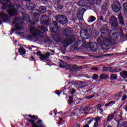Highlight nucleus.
I'll use <instances>...</instances> for the list:
<instances>
[{
  "label": "nucleus",
  "instance_id": "52",
  "mask_svg": "<svg viewBox=\"0 0 127 127\" xmlns=\"http://www.w3.org/2000/svg\"><path fill=\"white\" fill-rule=\"evenodd\" d=\"M28 48L30 50H32V48H36V47L34 46H31V47H29Z\"/></svg>",
  "mask_w": 127,
  "mask_h": 127
},
{
  "label": "nucleus",
  "instance_id": "56",
  "mask_svg": "<svg viewBox=\"0 0 127 127\" xmlns=\"http://www.w3.org/2000/svg\"><path fill=\"white\" fill-rule=\"evenodd\" d=\"M92 70H95V71H98L99 69L98 68V67H92L91 68Z\"/></svg>",
  "mask_w": 127,
  "mask_h": 127
},
{
  "label": "nucleus",
  "instance_id": "21",
  "mask_svg": "<svg viewBox=\"0 0 127 127\" xmlns=\"http://www.w3.org/2000/svg\"><path fill=\"white\" fill-rule=\"evenodd\" d=\"M27 7H28L29 10H31V9H33V8L35 7V3L31 2L27 4Z\"/></svg>",
  "mask_w": 127,
  "mask_h": 127
},
{
  "label": "nucleus",
  "instance_id": "35",
  "mask_svg": "<svg viewBox=\"0 0 127 127\" xmlns=\"http://www.w3.org/2000/svg\"><path fill=\"white\" fill-rule=\"evenodd\" d=\"M96 20V18L94 16H90L89 21L90 22H93Z\"/></svg>",
  "mask_w": 127,
  "mask_h": 127
},
{
  "label": "nucleus",
  "instance_id": "22",
  "mask_svg": "<svg viewBox=\"0 0 127 127\" xmlns=\"http://www.w3.org/2000/svg\"><path fill=\"white\" fill-rule=\"evenodd\" d=\"M0 18H2L3 21H4V22H5V21H6V20H7L8 18H7V16H6L5 15V14L3 13H1L0 14Z\"/></svg>",
  "mask_w": 127,
  "mask_h": 127
},
{
  "label": "nucleus",
  "instance_id": "61",
  "mask_svg": "<svg viewBox=\"0 0 127 127\" xmlns=\"http://www.w3.org/2000/svg\"><path fill=\"white\" fill-rule=\"evenodd\" d=\"M91 91V89H88V90L86 91V92L88 93L89 92Z\"/></svg>",
  "mask_w": 127,
  "mask_h": 127
},
{
  "label": "nucleus",
  "instance_id": "17",
  "mask_svg": "<svg viewBox=\"0 0 127 127\" xmlns=\"http://www.w3.org/2000/svg\"><path fill=\"white\" fill-rule=\"evenodd\" d=\"M68 69H70V70L72 72H76V71L79 70V68H78L77 65L73 64H69Z\"/></svg>",
  "mask_w": 127,
  "mask_h": 127
},
{
  "label": "nucleus",
  "instance_id": "4",
  "mask_svg": "<svg viewBox=\"0 0 127 127\" xmlns=\"http://www.w3.org/2000/svg\"><path fill=\"white\" fill-rule=\"evenodd\" d=\"M30 31L32 35H28L27 37V39H28V40L37 41V40H38V38L41 34V31L34 27H31L30 29Z\"/></svg>",
  "mask_w": 127,
  "mask_h": 127
},
{
  "label": "nucleus",
  "instance_id": "16",
  "mask_svg": "<svg viewBox=\"0 0 127 127\" xmlns=\"http://www.w3.org/2000/svg\"><path fill=\"white\" fill-rule=\"evenodd\" d=\"M119 37L120 36L118 33L114 32L112 34V35L111 37V39H108V40H110L111 42H112V40H118Z\"/></svg>",
  "mask_w": 127,
  "mask_h": 127
},
{
  "label": "nucleus",
  "instance_id": "60",
  "mask_svg": "<svg viewBox=\"0 0 127 127\" xmlns=\"http://www.w3.org/2000/svg\"><path fill=\"white\" fill-rule=\"evenodd\" d=\"M98 110H99V111H101V112L102 113H103V112H104V110H103L102 108H100V109H98Z\"/></svg>",
  "mask_w": 127,
  "mask_h": 127
},
{
  "label": "nucleus",
  "instance_id": "53",
  "mask_svg": "<svg viewBox=\"0 0 127 127\" xmlns=\"http://www.w3.org/2000/svg\"><path fill=\"white\" fill-rule=\"evenodd\" d=\"M58 6L59 8H60V9H62V8H63V6H62V5H61L60 4H59L58 5Z\"/></svg>",
  "mask_w": 127,
  "mask_h": 127
},
{
  "label": "nucleus",
  "instance_id": "44",
  "mask_svg": "<svg viewBox=\"0 0 127 127\" xmlns=\"http://www.w3.org/2000/svg\"><path fill=\"white\" fill-rule=\"evenodd\" d=\"M103 71L104 72H106V71H110V67H103Z\"/></svg>",
  "mask_w": 127,
  "mask_h": 127
},
{
  "label": "nucleus",
  "instance_id": "37",
  "mask_svg": "<svg viewBox=\"0 0 127 127\" xmlns=\"http://www.w3.org/2000/svg\"><path fill=\"white\" fill-rule=\"evenodd\" d=\"M123 6L124 10H126V12H127V2H124L123 3Z\"/></svg>",
  "mask_w": 127,
  "mask_h": 127
},
{
  "label": "nucleus",
  "instance_id": "7",
  "mask_svg": "<svg viewBox=\"0 0 127 127\" xmlns=\"http://www.w3.org/2000/svg\"><path fill=\"white\" fill-rule=\"evenodd\" d=\"M112 9L114 12H119V11L121 10V4L120 3V2L117 1L113 2Z\"/></svg>",
  "mask_w": 127,
  "mask_h": 127
},
{
  "label": "nucleus",
  "instance_id": "28",
  "mask_svg": "<svg viewBox=\"0 0 127 127\" xmlns=\"http://www.w3.org/2000/svg\"><path fill=\"white\" fill-rule=\"evenodd\" d=\"M108 78H109V75L105 73L101 74L100 76V78L101 79V80H104Z\"/></svg>",
  "mask_w": 127,
  "mask_h": 127
},
{
  "label": "nucleus",
  "instance_id": "20",
  "mask_svg": "<svg viewBox=\"0 0 127 127\" xmlns=\"http://www.w3.org/2000/svg\"><path fill=\"white\" fill-rule=\"evenodd\" d=\"M95 122L94 124V127H97L99 126V122L101 121V117H97L94 119Z\"/></svg>",
  "mask_w": 127,
  "mask_h": 127
},
{
  "label": "nucleus",
  "instance_id": "18",
  "mask_svg": "<svg viewBox=\"0 0 127 127\" xmlns=\"http://www.w3.org/2000/svg\"><path fill=\"white\" fill-rule=\"evenodd\" d=\"M60 66L61 68H64V69H69V64H67L65 62H61L60 63Z\"/></svg>",
  "mask_w": 127,
  "mask_h": 127
},
{
  "label": "nucleus",
  "instance_id": "49",
  "mask_svg": "<svg viewBox=\"0 0 127 127\" xmlns=\"http://www.w3.org/2000/svg\"><path fill=\"white\" fill-rule=\"evenodd\" d=\"M109 71L110 72H111V73H113V72H115V69H113V67H110Z\"/></svg>",
  "mask_w": 127,
  "mask_h": 127
},
{
  "label": "nucleus",
  "instance_id": "57",
  "mask_svg": "<svg viewBox=\"0 0 127 127\" xmlns=\"http://www.w3.org/2000/svg\"><path fill=\"white\" fill-rule=\"evenodd\" d=\"M11 32H10V34H12V33H13V32H14V28H11Z\"/></svg>",
  "mask_w": 127,
  "mask_h": 127
},
{
  "label": "nucleus",
  "instance_id": "13",
  "mask_svg": "<svg viewBox=\"0 0 127 127\" xmlns=\"http://www.w3.org/2000/svg\"><path fill=\"white\" fill-rule=\"evenodd\" d=\"M48 16L46 15L42 16L41 17V24H43L44 25H49V21L48 20Z\"/></svg>",
  "mask_w": 127,
  "mask_h": 127
},
{
  "label": "nucleus",
  "instance_id": "50",
  "mask_svg": "<svg viewBox=\"0 0 127 127\" xmlns=\"http://www.w3.org/2000/svg\"><path fill=\"white\" fill-rule=\"evenodd\" d=\"M101 108H102V105L99 104L97 105V110H99L100 109H101Z\"/></svg>",
  "mask_w": 127,
  "mask_h": 127
},
{
  "label": "nucleus",
  "instance_id": "12",
  "mask_svg": "<svg viewBox=\"0 0 127 127\" xmlns=\"http://www.w3.org/2000/svg\"><path fill=\"white\" fill-rule=\"evenodd\" d=\"M37 55H39V56H40V59L41 60H45L46 59H47V58H49L50 57V53H46L45 55H42L41 53V52L38 51L37 52Z\"/></svg>",
  "mask_w": 127,
  "mask_h": 127
},
{
  "label": "nucleus",
  "instance_id": "62",
  "mask_svg": "<svg viewBox=\"0 0 127 127\" xmlns=\"http://www.w3.org/2000/svg\"><path fill=\"white\" fill-rule=\"evenodd\" d=\"M85 1H88V2H90L92 0H85Z\"/></svg>",
  "mask_w": 127,
  "mask_h": 127
},
{
  "label": "nucleus",
  "instance_id": "8",
  "mask_svg": "<svg viewBox=\"0 0 127 127\" xmlns=\"http://www.w3.org/2000/svg\"><path fill=\"white\" fill-rule=\"evenodd\" d=\"M32 13H33L34 15V21H35V22H38L39 21V18L38 17V15H40V14L41 12L39 10H33L32 12Z\"/></svg>",
  "mask_w": 127,
  "mask_h": 127
},
{
  "label": "nucleus",
  "instance_id": "5",
  "mask_svg": "<svg viewBox=\"0 0 127 127\" xmlns=\"http://www.w3.org/2000/svg\"><path fill=\"white\" fill-rule=\"evenodd\" d=\"M97 42L99 45H101L102 47L105 50L110 48V44H111V40L108 39H105L102 36L100 37L97 39Z\"/></svg>",
  "mask_w": 127,
  "mask_h": 127
},
{
  "label": "nucleus",
  "instance_id": "11",
  "mask_svg": "<svg viewBox=\"0 0 127 127\" xmlns=\"http://www.w3.org/2000/svg\"><path fill=\"white\" fill-rule=\"evenodd\" d=\"M74 86L76 88H85L88 86V83L84 81H79L75 82Z\"/></svg>",
  "mask_w": 127,
  "mask_h": 127
},
{
  "label": "nucleus",
  "instance_id": "63",
  "mask_svg": "<svg viewBox=\"0 0 127 127\" xmlns=\"http://www.w3.org/2000/svg\"><path fill=\"white\" fill-rule=\"evenodd\" d=\"M83 127H89V125H85Z\"/></svg>",
  "mask_w": 127,
  "mask_h": 127
},
{
  "label": "nucleus",
  "instance_id": "15",
  "mask_svg": "<svg viewBox=\"0 0 127 127\" xmlns=\"http://www.w3.org/2000/svg\"><path fill=\"white\" fill-rule=\"evenodd\" d=\"M118 19L119 23L121 25V26L124 27L125 26V25H126V24H125V21H124V17L121 13L118 14Z\"/></svg>",
  "mask_w": 127,
  "mask_h": 127
},
{
  "label": "nucleus",
  "instance_id": "6",
  "mask_svg": "<svg viewBox=\"0 0 127 127\" xmlns=\"http://www.w3.org/2000/svg\"><path fill=\"white\" fill-rule=\"evenodd\" d=\"M56 19L61 24H66V23H68L67 17H66L64 15H58L56 16Z\"/></svg>",
  "mask_w": 127,
  "mask_h": 127
},
{
  "label": "nucleus",
  "instance_id": "55",
  "mask_svg": "<svg viewBox=\"0 0 127 127\" xmlns=\"http://www.w3.org/2000/svg\"><path fill=\"white\" fill-rule=\"evenodd\" d=\"M99 20H101V21H104V17H103L102 16H100L99 17Z\"/></svg>",
  "mask_w": 127,
  "mask_h": 127
},
{
  "label": "nucleus",
  "instance_id": "33",
  "mask_svg": "<svg viewBox=\"0 0 127 127\" xmlns=\"http://www.w3.org/2000/svg\"><path fill=\"white\" fill-rule=\"evenodd\" d=\"M52 24H53L55 29H58V23L55 21H52Z\"/></svg>",
  "mask_w": 127,
  "mask_h": 127
},
{
  "label": "nucleus",
  "instance_id": "51",
  "mask_svg": "<svg viewBox=\"0 0 127 127\" xmlns=\"http://www.w3.org/2000/svg\"><path fill=\"white\" fill-rule=\"evenodd\" d=\"M122 125L123 126V127H127V122L123 123L122 124Z\"/></svg>",
  "mask_w": 127,
  "mask_h": 127
},
{
  "label": "nucleus",
  "instance_id": "47",
  "mask_svg": "<svg viewBox=\"0 0 127 127\" xmlns=\"http://www.w3.org/2000/svg\"><path fill=\"white\" fill-rule=\"evenodd\" d=\"M28 117H29V118H31V119H35V120H37V119H36V117H35V116H34V115H33V116H32V115H28Z\"/></svg>",
  "mask_w": 127,
  "mask_h": 127
},
{
  "label": "nucleus",
  "instance_id": "14",
  "mask_svg": "<svg viewBox=\"0 0 127 127\" xmlns=\"http://www.w3.org/2000/svg\"><path fill=\"white\" fill-rule=\"evenodd\" d=\"M90 50L93 52L97 51V49H98V45H97V43L95 42H92L90 44Z\"/></svg>",
  "mask_w": 127,
  "mask_h": 127
},
{
  "label": "nucleus",
  "instance_id": "34",
  "mask_svg": "<svg viewBox=\"0 0 127 127\" xmlns=\"http://www.w3.org/2000/svg\"><path fill=\"white\" fill-rule=\"evenodd\" d=\"M90 107L89 106H86L83 108V112H90Z\"/></svg>",
  "mask_w": 127,
  "mask_h": 127
},
{
  "label": "nucleus",
  "instance_id": "9",
  "mask_svg": "<svg viewBox=\"0 0 127 127\" xmlns=\"http://www.w3.org/2000/svg\"><path fill=\"white\" fill-rule=\"evenodd\" d=\"M84 40H81L77 42L74 45V50H79L82 49V48L84 46Z\"/></svg>",
  "mask_w": 127,
  "mask_h": 127
},
{
  "label": "nucleus",
  "instance_id": "48",
  "mask_svg": "<svg viewBox=\"0 0 127 127\" xmlns=\"http://www.w3.org/2000/svg\"><path fill=\"white\" fill-rule=\"evenodd\" d=\"M127 95H124L122 98V101H126V100H127Z\"/></svg>",
  "mask_w": 127,
  "mask_h": 127
},
{
  "label": "nucleus",
  "instance_id": "32",
  "mask_svg": "<svg viewBox=\"0 0 127 127\" xmlns=\"http://www.w3.org/2000/svg\"><path fill=\"white\" fill-rule=\"evenodd\" d=\"M114 117H115L114 114H111L109 115L107 118V122H111V121L114 119Z\"/></svg>",
  "mask_w": 127,
  "mask_h": 127
},
{
  "label": "nucleus",
  "instance_id": "45",
  "mask_svg": "<svg viewBox=\"0 0 127 127\" xmlns=\"http://www.w3.org/2000/svg\"><path fill=\"white\" fill-rule=\"evenodd\" d=\"M121 71H122V68H114V72H121Z\"/></svg>",
  "mask_w": 127,
  "mask_h": 127
},
{
  "label": "nucleus",
  "instance_id": "54",
  "mask_svg": "<svg viewBox=\"0 0 127 127\" xmlns=\"http://www.w3.org/2000/svg\"><path fill=\"white\" fill-rule=\"evenodd\" d=\"M56 93L57 95H58V96H60V94H61V92L59 91V90L56 91Z\"/></svg>",
  "mask_w": 127,
  "mask_h": 127
},
{
  "label": "nucleus",
  "instance_id": "36",
  "mask_svg": "<svg viewBox=\"0 0 127 127\" xmlns=\"http://www.w3.org/2000/svg\"><path fill=\"white\" fill-rule=\"evenodd\" d=\"M50 29L51 30V31L52 32H57V31H58V29H55V27H54V28L53 27H50Z\"/></svg>",
  "mask_w": 127,
  "mask_h": 127
},
{
  "label": "nucleus",
  "instance_id": "59",
  "mask_svg": "<svg viewBox=\"0 0 127 127\" xmlns=\"http://www.w3.org/2000/svg\"><path fill=\"white\" fill-rule=\"evenodd\" d=\"M112 55H114V54H105V56H112Z\"/></svg>",
  "mask_w": 127,
  "mask_h": 127
},
{
  "label": "nucleus",
  "instance_id": "64",
  "mask_svg": "<svg viewBox=\"0 0 127 127\" xmlns=\"http://www.w3.org/2000/svg\"><path fill=\"white\" fill-rule=\"evenodd\" d=\"M125 110H126V111H127V105L126 106V108Z\"/></svg>",
  "mask_w": 127,
  "mask_h": 127
},
{
  "label": "nucleus",
  "instance_id": "2",
  "mask_svg": "<svg viewBox=\"0 0 127 127\" xmlns=\"http://www.w3.org/2000/svg\"><path fill=\"white\" fill-rule=\"evenodd\" d=\"M13 0L14 1L17 0ZM0 2L2 5L3 9H7V8H9L8 10H6V11H7L8 14H9L10 16H12L13 15H15V14H17V10H18V9L21 8V7H20L19 5L11 4L10 0H0Z\"/></svg>",
  "mask_w": 127,
  "mask_h": 127
},
{
  "label": "nucleus",
  "instance_id": "19",
  "mask_svg": "<svg viewBox=\"0 0 127 127\" xmlns=\"http://www.w3.org/2000/svg\"><path fill=\"white\" fill-rule=\"evenodd\" d=\"M118 21V19L116 17V16H111L109 18V22L111 24Z\"/></svg>",
  "mask_w": 127,
  "mask_h": 127
},
{
  "label": "nucleus",
  "instance_id": "41",
  "mask_svg": "<svg viewBox=\"0 0 127 127\" xmlns=\"http://www.w3.org/2000/svg\"><path fill=\"white\" fill-rule=\"evenodd\" d=\"M94 97H95L94 95L87 96L85 97V99H87V100H90V99H92V98H94Z\"/></svg>",
  "mask_w": 127,
  "mask_h": 127
},
{
  "label": "nucleus",
  "instance_id": "10",
  "mask_svg": "<svg viewBox=\"0 0 127 127\" xmlns=\"http://www.w3.org/2000/svg\"><path fill=\"white\" fill-rule=\"evenodd\" d=\"M88 35H92V30L87 29L81 31L80 36L82 38H84L85 36H87Z\"/></svg>",
  "mask_w": 127,
  "mask_h": 127
},
{
  "label": "nucleus",
  "instance_id": "27",
  "mask_svg": "<svg viewBox=\"0 0 127 127\" xmlns=\"http://www.w3.org/2000/svg\"><path fill=\"white\" fill-rule=\"evenodd\" d=\"M116 31H119L121 36H124L125 34H124V30L123 28L121 27H119L118 29H116Z\"/></svg>",
  "mask_w": 127,
  "mask_h": 127
},
{
  "label": "nucleus",
  "instance_id": "31",
  "mask_svg": "<svg viewBox=\"0 0 127 127\" xmlns=\"http://www.w3.org/2000/svg\"><path fill=\"white\" fill-rule=\"evenodd\" d=\"M39 29H41V30H43V31L46 32L48 29H47V27L44 26H39Z\"/></svg>",
  "mask_w": 127,
  "mask_h": 127
},
{
  "label": "nucleus",
  "instance_id": "30",
  "mask_svg": "<svg viewBox=\"0 0 127 127\" xmlns=\"http://www.w3.org/2000/svg\"><path fill=\"white\" fill-rule=\"evenodd\" d=\"M109 8V4L107 3H105L103 4L102 7V9H103V10H107L108 8Z\"/></svg>",
  "mask_w": 127,
  "mask_h": 127
},
{
  "label": "nucleus",
  "instance_id": "46",
  "mask_svg": "<svg viewBox=\"0 0 127 127\" xmlns=\"http://www.w3.org/2000/svg\"><path fill=\"white\" fill-rule=\"evenodd\" d=\"M94 119L93 118H91L90 119H87V123L88 124V125H90V124H91V123H92Z\"/></svg>",
  "mask_w": 127,
  "mask_h": 127
},
{
  "label": "nucleus",
  "instance_id": "38",
  "mask_svg": "<svg viewBox=\"0 0 127 127\" xmlns=\"http://www.w3.org/2000/svg\"><path fill=\"white\" fill-rule=\"evenodd\" d=\"M93 1L96 3V4H101V2H102V0H93Z\"/></svg>",
  "mask_w": 127,
  "mask_h": 127
},
{
  "label": "nucleus",
  "instance_id": "42",
  "mask_svg": "<svg viewBox=\"0 0 127 127\" xmlns=\"http://www.w3.org/2000/svg\"><path fill=\"white\" fill-rule=\"evenodd\" d=\"M111 78L114 80H117V79H118V76L115 74H113L111 75Z\"/></svg>",
  "mask_w": 127,
  "mask_h": 127
},
{
  "label": "nucleus",
  "instance_id": "43",
  "mask_svg": "<svg viewBox=\"0 0 127 127\" xmlns=\"http://www.w3.org/2000/svg\"><path fill=\"white\" fill-rule=\"evenodd\" d=\"M115 103V101H110L109 103L105 105V107H108V106H112V105H113V103Z\"/></svg>",
  "mask_w": 127,
  "mask_h": 127
},
{
  "label": "nucleus",
  "instance_id": "1",
  "mask_svg": "<svg viewBox=\"0 0 127 127\" xmlns=\"http://www.w3.org/2000/svg\"><path fill=\"white\" fill-rule=\"evenodd\" d=\"M65 36V38L63 41V45L65 47L70 45L72 42L75 41V36L72 34L71 29H64L63 31H59V33L54 35L53 40L55 42L59 43L62 41L63 36Z\"/></svg>",
  "mask_w": 127,
  "mask_h": 127
},
{
  "label": "nucleus",
  "instance_id": "3",
  "mask_svg": "<svg viewBox=\"0 0 127 127\" xmlns=\"http://www.w3.org/2000/svg\"><path fill=\"white\" fill-rule=\"evenodd\" d=\"M27 20H28V15L27 14L23 16L22 18L16 17L14 18L12 25L15 26L18 30H22L24 29V27L20 25L23 24V21H26Z\"/></svg>",
  "mask_w": 127,
  "mask_h": 127
},
{
  "label": "nucleus",
  "instance_id": "25",
  "mask_svg": "<svg viewBox=\"0 0 127 127\" xmlns=\"http://www.w3.org/2000/svg\"><path fill=\"white\" fill-rule=\"evenodd\" d=\"M111 24L112 27H113V28H115V30H116V29H118L119 27H119V23L118 22V21L114 23H112V24Z\"/></svg>",
  "mask_w": 127,
  "mask_h": 127
},
{
  "label": "nucleus",
  "instance_id": "40",
  "mask_svg": "<svg viewBox=\"0 0 127 127\" xmlns=\"http://www.w3.org/2000/svg\"><path fill=\"white\" fill-rule=\"evenodd\" d=\"M92 78L94 80H97V79L99 78V75L97 74H93Z\"/></svg>",
  "mask_w": 127,
  "mask_h": 127
},
{
  "label": "nucleus",
  "instance_id": "24",
  "mask_svg": "<svg viewBox=\"0 0 127 127\" xmlns=\"http://www.w3.org/2000/svg\"><path fill=\"white\" fill-rule=\"evenodd\" d=\"M78 5H79L80 6H86L87 3L83 0H80L78 2Z\"/></svg>",
  "mask_w": 127,
  "mask_h": 127
},
{
  "label": "nucleus",
  "instance_id": "26",
  "mask_svg": "<svg viewBox=\"0 0 127 127\" xmlns=\"http://www.w3.org/2000/svg\"><path fill=\"white\" fill-rule=\"evenodd\" d=\"M41 13H45L46 12V8L45 6H42L39 8Z\"/></svg>",
  "mask_w": 127,
  "mask_h": 127
},
{
  "label": "nucleus",
  "instance_id": "23",
  "mask_svg": "<svg viewBox=\"0 0 127 127\" xmlns=\"http://www.w3.org/2000/svg\"><path fill=\"white\" fill-rule=\"evenodd\" d=\"M120 75L124 79L127 78V70H123L120 72Z\"/></svg>",
  "mask_w": 127,
  "mask_h": 127
},
{
  "label": "nucleus",
  "instance_id": "39",
  "mask_svg": "<svg viewBox=\"0 0 127 127\" xmlns=\"http://www.w3.org/2000/svg\"><path fill=\"white\" fill-rule=\"evenodd\" d=\"M73 103V97L69 96L68 100V104H72Z\"/></svg>",
  "mask_w": 127,
  "mask_h": 127
},
{
  "label": "nucleus",
  "instance_id": "29",
  "mask_svg": "<svg viewBox=\"0 0 127 127\" xmlns=\"http://www.w3.org/2000/svg\"><path fill=\"white\" fill-rule=\"evenodd\" d=\"M19 53L21 54V55H23L25 54V49H23V48H20L19 49Z\"/></svg>",
  "mask_w": 127,
  "mask_h": 127
},
{
  "label": "nucleus",
  "instance_id": "58",
  "mask_svg": "<svg viewBox=\"0 0 127 127\" xmlns=\"http://www.w3.org/2000/svg\"><path fill=\"white\" fill-rule=\"evenodd\" d=\"M76 92V90L74 89H73L72 91H71V94H75V92Z\"/></svg>",
  "mask_w": 127,
  "mask_h": 127
}]
</instances>
